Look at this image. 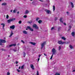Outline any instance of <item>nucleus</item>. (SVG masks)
Instances as JSON below:
<instances>
[{
    "instance_id": "f257e3e1",
    "label": "nucleus",
    "mask_w": 75,
    "mask_h": 75,
    "mask_svg": "<svg viewBox=\"0 0 75 75\" xmlns=\"http://www.w3.org/2000/svg\"><path fill=\"white\" fill-rule=\"evenodd\" d=\"M16 20V18H13L11 19H9L7 20V22L8 23H10V22L11 21H14V20Z\"/></svg>"
},
{
    "instance_id": "f03ea898",
    "label": "nucleus",
    "mask_w": 75,
    "mask_h": 75,
    "mask_svg": "<svg viewBox=\"0 0 75 75\" xmlns=\"http://www.w3.org/2000/svg\"><path fill=\"white\" fill-rule=\"evenodd\" d=\"M58 43L59 44H65L66 42H62V41H59L58 42Z\"/></svg>"
},
{
    "instance_id": "7ed1b4c3",
    "label": "nucleus",
    "mask_w": 75,
    "mask_h": 75,
    "mask_svg": "<svg viewBox=\"0 0 75 75\" xmlns=\"http://www.w3.org/2000/svg\"><path fill=\"white\" fill-rule=\"evenodd\" d=\"M56 50L55 49V48H53V49L52 50V52L53 53L52 54H53V55H54V54H55V52H56Z\"/></svg>"
},
{
    "instance_id": "20e7f679",
    "label": "nucleus",
    "mask_w": 75,
    "mask_h": 75,
    "mask_svg": "<svg viewBox=\"0 0 75 75\" xmlns=\"http://www.w3.org/2000/svg\"><path fill=\"white\" fill-rule=\"evenodd\" d=\"M33 27H34L35 29H38V27L36 24H34L33 25Z\"/></svg>"
},
{
    "instance_id": "39448f33",
    "label": "nucleus",
    "mask_w": 75,
    "mask_h": 75,
    "mask_svg": "<svg viewBox=\"0 0 75 75\" xmlns=\"http://www.w3.org/2000/svg\"><path fill=\"white\" fill-rule=\"evenodd\" d=\"M45 43H46V42H44L41 45V49H42L43 47H44V46L45 45Z\"/></svg>"
},
{
    "instance_id": "423d86ee",
    "label": "nucleus",
    "mask_w": 75,
    "mask_h": 75,
    "mask_svg": "<svg viewBox=\"0 0 75 75\" xmlns=\"http://www.w3.org/2000/svg\"><path fill=\"white\" fill-rule=\"evenodd\" d=\"M0 42H1V43H6V41L5 40L1 39H0Z\"/></svg>"
},
{
    "instance_id": "0eeeda50",
    "label": "nucleus",
    "mask_w": 75,
    "mask_h": 75,
    "mask_svg": "<svg viewBox=\"0 0 75 75\" xmlns=\"http://www.w3.org/2000/svg\"><path fill=\"white\" fill-rule=\"evenodd\" d=\"M27 28H28V29H29L30 31H34L33 29L30 26H27Z\"/></svg>"
},
{
    "instance_id": "6e6552de",
    "label": "nucleus",
    "mask_w": 75,
    "mask_h": 75,
    "mask_svg": "<svg viewBox=\"0 0 75 75\" xmlns=\"http://www.w3.org/2000/svg\"><path fill=\"white\" fill-rule=\"evenodd\" d=\"M10 28L11 29H12L13 30H14V29L15 28V25H13L10 26Z\"/></svg>"
},
{
    "instance_id": "1a4fd4ad",
    "label": "nucleus",
    "mask_w": 75,
    "mask_h": 75,
    "mask_svg": "<svg viewBox=\"0 0 75 75\" xmlns=\"http://www.w3.org/2000/svg\"><path fill=\"white\" fill-rule=\"evenodd\" d=\"M30 67L31 68H32V69H33V70H34V65H33L31 64L30 65Z\"/></svg>"
},
{
    "instance_id": "9d476101",
    "label": "nucleus",
    "mask_w": 75,
    "mask_h": 75,
    "mask_svg": "<svg viewBox=\"0 0 75 75\" xmlns=\"http://www.w3.org/2000/svg\"><path fill=\"white\" fill-rule=\"evenodd\" d=\"M30 44H32V45H35L36 44V43H35L32 42H30Z\"/></svg>"
},
{
    "instance_id": "9b49d317",
    "label": "nucleus",
    "mask_w": 75,
    "mask_h": 75,
    "mask_svg": "<svg viewBox=\"0 0 75 75\" xmlns=\"http://www.w3.org/2000/svg\"><path fill=\"white\" fill-rule=\"evenodd\" d=\"M45 11H46L47 12V13L48 14H49V13H51V11H49L48 10H45Z\"/></svg>"
},
{
    "instance_id": "f8f14e48",
    "label": "nucleus",
    "mask_w": 75,
    "mask_h": 75,
    "mask_svg": "<svg viewBox=\"0 0 75 75\" xmlns=\"http://www.w3.org/2000/svg\"><path fill=\"white\" fill-rule=\"evenodd\" d=\"M23 33L25 34H27V32L25 30H24L23 31Z\"/></svg>"
},
{
    "instance_id": "ddd939ff",
    "label": "nucleus",
    "mask_w": 75,
    "mask_h": 75,
    "mask_svg": "<svg viewBox=\"0 0 75 75\" xmlns=\"http://www.w3.org/2000/svg\"><path fill=\"white\" fill-rule=\"evenodd\" d=\"M71 4L72 6H71L72 8H74V4H73V3H72V2H71Z\"/></svg>"
},
{
    "instance_id": "4468645a",
    "label": "nucleus",
    "mask_w": 75,
    "mask_h": 75,
    "mask_svg": "<svg viewBox=\"0 0 75 75\" xmlns=\"http://www.w3.org/2000/svg\"><path fill=\"white\" fill-rule=\"evenodd\" d=\"M1 25H3V29H4V27L5 26V24H4V23H1Z\"/></svg>"
},
{
    "instance_id": "2eb2a0df",
    "label": "nucleus",
    "mask_w": 75,
    "mask_h": 75,
    "mask_svg": "<svg viewBox=\"0 0 75 75\" xmlns=\"http://www.w3.org/2000/svg\"><path fill=\"white\" fill-rule=\"evenodd\" d=\"M62 18H60V21L61 22V23H63V21H62Z\"/></svg>"
},
{
    "instance_id": "dca6fc26",
    "label": "nucleus",
    "mask_w": 75,
    "mask_h": 75,
    "mask_svg": "<svg viewBox=\"0 0 75 75\" xmlns=\"http://www.w3.org/2000/svg\"><path fill=\"white\" fill-rule=\"evenodd\" d=\"M24 65L23 64L22 66L21 67V69H24Z\"/></svg>"
},
{
    "instance_id": "f3484780",
    "label": "nucleus",
    "mask_w": 75,
    "mask_h": 75,
    "mask_svg": "<svg viewBox=\"0 0 75 75\" xmlns=\"http://www.w3.org/2000/svg\"><path fill=\"white\" fill-rule=\"evenodd\" d=\"M71 35H72V36H74L75 35V32H73L71 33Z\"/></svg>"
},
{
    "instance_id": "a211bd4d",
    "label": "nucleus",
    "mask_w": 75,
    "mask_h": 75,
    "mask_svg": "<svg viewBox=\"0 0 75 75\" xmlns=\"http://www.w3.org/2000/svg\"><path fill=\"white\" fill-rule=\"evenodd\" d=\"M13 32L12 31H11V34L9 36V37H11V36H12V35H13Z\"/></svg>"
},
{
    "instance_id": "6ab92c4d",
    "label": "nucleus",
    "mask_w": 75,
    "mask_h": 75,
    "mask_svg": "<svg viewBox=\"0 0 75 75\" xmlns=\"http://www.w3.org/2000/svg\"><path fill=\"white\" fill-rule=\"evenodd\" d=\"M28 23H29V24H31V23H32V21H28Z\"/></svg>"
},
{
    "instance_id": "aec40b11",
    "label": "nucleus",
    "mask_w": 75,
    "mask_h": 75,
    "mask_svg": "<svg viewBox=\"0 0 75 75\" xmlns=\"http://www.w3.org/2000/svg\"><path fill=\"white\" fill-rule=\"evenodd\" d=\"M61 38H62L63 40H66V38H65V37H62Z\"/></svg>"
},
{
    "instance_id": "412c9836",
    "label": "nucleus",
    "mask_w": 75,
    "mask_h": 75,
    "mask_svg": "<svg viewBox=\"0 0 75 75\" xmlns=\"http://www.w3.org/2000/svg\"><path fill=\"white\" fill-rule=\"evenodd\" d=\"M6 3H3L2 4V6H6Z\"/></svg>"
},
{
    "instance_id": "4be33fe9",
    "label": "nucleus",
    "mask_w": 75,
    "mask_h": 75,
    "mask_svg": "<svg viewBox=\"0 0 75 75\" xmlns=\"http://www.w3.org/2000/svg\"><path fill=\"white\" fill-rule=\"evenodd\" d=\"M23 56H24V57H25V55H26V54H25V52H23Z\"/></svg>"
},
{
    "instance_id": "5701e85b",
    "label": "nucleus",
    "mask_w": 75,
    "mask_h": 75,
    "mask_svg": "<svg viewBox=\"0 0 75 75\" xmlns=\"http://www.w3.org/2000/svg\"><path fill=\"white\" fill-rule=\"evenodd\" d=\"M55 6L54 5L53 6V10L54 11H55Z\"/></svg>"
},
{
    "instance_id": "b1692460",
    "label": "nucleus",
    "mask_w": 75,
    "mask_h": 75,
    "mask_svg": "<svg viewBox=\"0 0 75 75\" xmlns=\"http://www.w3.org/2000/svg\"><path fill=\"white\" fill-rule=\"evenodd\" d=\"M28 13H29V11L28 10H26L25 11V13L26 14H28Z\"/></svg>"
},
{
    "instance_id": "393cba45",
    "label": "nucleus",
    "mask_w": 75,
    "mask_h": 75,
    "mask_svg": "<svg viewBox=\"0 0 75 75\" xmlns=\"http://www.w3.org/2000/svg\"><path fill=\"white\" fill-rule=\"evenodd\" d=\"M38 23H39V24H41V23H42V21H41V20H40L38 21Z\"/></svg>"
},
{
    "instance_id": "a878e982",
    "label": "nucleus",
    "mask_w": 75,
    "mask_h": 75,
    "mask_svg": "<svg viewBox=\"0 0 75 75\" xmlns=\"http://www.w3.org/2000/svg\"><path fill=\"white\" fill-rule=\"evenodd\" d=\"M54 54H52V55L51 56V58H50V59H52V57H53V55Z\"/></svg>"
},
{
    "instance_id": "bb28decb",
    "label": "nucleus",
    "mask_w": 75,
    "mask_h": 75,
    "mask_svg": "<svg viewBox=\"0 0 75 75\" xmlns=\"http://www.w3.org/2000/svg\"><path fill=\"white\" fill-rule=\"evenodd\" d=\"M69 47L70 48H71V49H72V48H73V47H72V45H70L69 46Z\"/></svg>"
},
{
    "instance_id": "cd10ccee",
    "label": "nucleus",
    "mask_w": 75,
    "mask_h": 75,
    "mask_svg": "<svg viewBox=\"0 0 75 75\" xmlns=\"http://www.w3.org/2000/svg\"><path fill=\"white\" fill-rule=\"evenodd\" d=\"M55 75H60V74L58 73H56Z\"/></svg>"
},
{
    "instance_id": "c85d7f7f",
    "label": "nucleus",
    "mask_w": 75,
    "mask_h": 75,
    "mask_svg": "<svg viewBox=\"0 0 75 75\" xmlns=\"http://www.w3.org/2000/svg\"><path fill=\"white\" fill-rule=\"evenodd\" d=\"M61 27H59L58 28V31H59V30H60L61 29Z\"/></svg>"
},
{
    "instance_id": "c756f323",
    "label": "nucleus",
    "mask_w": 75,
    "mask_h": 75,
    "mask_svg": "<svg viewBox=\"0 0 75 75\" xmlns=\"http://www.w3.org/2000/svg\"><path fill=\"white\" fill-rule=\"evenodd\" d=\"M13 51H14V52H16L17 51V49H13Z\"/></svg>"
},
{
    "instance_id": "7c9ffc66",
    "label": "nucleus",
    "mask_w": 75,
    "mask_h": 75,
    "mask_svg": "<svg viewBox=\"0 0 75 75\" xmlns=\"http://www.w3.org/2000/svg\"><path fill=\"white\" fill-rule=\"evenodd\" d=\"M39 19H40V18H38V17L36 19V21H38V20H39Z\"/></svg>"
},
{
    "instance_id": "2f4dec72",
    "label": "nucleus",
    "mask_w": 75,
    "mask_h": 75,
    "mask_svg": "<svg viewBox=\"0 0 75 75\" xmlns=\"http://www.w3.org/2000/svg\"><path fill=\"white\" fill-rule=\"evenodd\" d=\"M8 17H9L8 15H7L6 16V18H8Z\"/></svg>"
},
{
    "instance_id": "473e14b6",
    "label": "nucleus",
    "mask_w": 75,
    "mask_h": 75,
    "mask_svg": "<svg viewBox=\"0 0 75 75\" xmlns=\"http://www.w3.org/2000/svg\"><path fill=\"white\" fill-rule=\"evenodd\" d=\"M61 47L60 46H59V50H61Z\"/></svg>"
},
{
    "instance_id": "72a5a7b5",
    "label": "nucleus",
    "mask_w": 75,
    "mask_h": 75,
    "mask_svg": "<svg viewBox=\"0 0 75 75\" xmlns=\"http://www.w3.org/2000/svg\"><path fill=\"white\" fill-rule=\"evenodd\" d=\"M23 17H24V18H27V16L26 15H24V16H23Z\"/></svg>"
},
{
    "instance_id": "f704fd0d",
    "label": "nucleus",
    "mask_w": 75,
    "mask_h": 75,
    "mask_svg": "<svg viewBox=\"0 0 75 75\" xmlns=\"http://www.w3.org/2000/svg\"><path fill=\"white\" fill-rule=\"evenodd\" d=\"M22 22H21V21H19V24H21Z\"/></svg>"
},
{
    "instance_id": "c9c22d12",
    "label": "nucleus",
    "mask_w": 75,
    "mask_h": 75,
    "mask_svg": "<svg viewBox=\"0 0 75 75\" xmlns=\"http://www.w3.org/2000/svg\"><path fill=\"white\" fill-rule=\"evenodd\" d=\"M13 46V45L11 44V45H9V47H12Z\"/></svg>"
},
{
    "instance_id": "e433bc0d",
    "label": "nucleus",
    "mask_w": 75,
    "mask_h": 75,
    "mask_svg": "<svg viewBox=\"0 0 75 75\" xmlns=\"http://www.w3.org/2000/svg\"><path fill=\"white\" fill-rule=\"evenodd\" d=\"M10 73H9V72H8L7 73V75H10Z\"/></svg>"
},
{
    "instance_id": "4c0bfd02",
    "label": "nucleus",
    "mask_w": 75,
    "mask_h": 75,
    "mask_svg": "<svg viewBox=\"0 0 75 75\" xmlns=\"http://www.w3.org/2000/svg\"><path fill=\"white\" fill-rule=\"evenodd\" d=\"M1 50H2V51H6V50L4 48L1 49Z\"/></svg>"
},
{
    "instance_id": "58836bf2",
    "label": "nucleus",
    "mask_w": 75,
    "mask_h": 75,
    "mask_svg": "<svg viewBox=\"0 0 75 75\" xmlns=\"http://www.w3.org/2000/svg\"><path fill=\"white\" fill-rule=\"evenodd\" d=\"M36 75H39V73H38V71H37Z\"/></svg>"
},
{
    "instance_id": "ea45409f",
    "label": "nucleus",
    "mask_w": 75,
    "mask_h": 75,
    "mask_svg": "<svg viewBox=\"0 0 75 75\" xmlns=\"http://www.w3.org/2000/svg\"><path fill=\"white\" fill-rule=\"evenodd\" d=\"M57 19H58V18L56 17L55 18V20H57Z\"/></svg>"
},
{
    "instance_id": "a19ab883",
    "label": "nucleus",
    "mask_w": 75,
    "mask_h": 75,
    "mask_svg": "<svg viewBox=\"0 0 75 75\" xmlns=\"http://www.w3.org/2000/svg\"><path fill=\"white\" fill-rule=\"evenodd\" d=\"M21 42H22L23 44H24L25 42H24L23 40H21Z\"/></svg>"
},
{
    "instance_id": "79ce46f5",
    "label": "nucleus",
    "mask_w": 75,
    "mask_h": 75,
    "mask_svg": "<svg viewBox=\"0 0 75 75\" xmlns=\"http://www.w3.org/2000/svg\"><path fill=\"white\" fill-rule=\"evenodd\" d=\"M17 71L18 72H20L21 71L18 70V69L17 70Z\"/></svg>"
},
{
    "instance_id": "37998d69",
    "label": "nucleus",
    "mask_w": 75,
    "mask_h": 75,
    "mask_svg": "<svg viewBox=\"0 0 75 75\" xmlns=\"http://www.w3.org/2000/svg\"><path fill=\"white\" fill-rule=\"evenodd\" d=\"M16 10H13V13H16Z\"/></svg>"
},
{
    "instance_id": "c03bdc74",
    "label": "nucleus",
    "mask_w": 75,
    "mask_h": 75,
    "mask_svg": "<svg viewBox=\"0 0 75 75\" xmlns=\"http://www.w3.org/2000/svg\"><path fill=\"white\" fill-rule=\"evenodd\" d=\"M13 46H15L16 45V44H13Z\"/></svg>"
},
{
    "instance_id": "a18cd8bd",
    "label": "nucleus",
    "mask_w": 75,
    "mask_h": 75,
    "mask_svg": "<svg viewBox=\"0 0 75 75\" xmlns=\"http://www.w3.org/2000/svg\"><path fill=\"white\" fill-rule=\"evenodd\" d=\"M2 43L0 42V45H2Z\"/></svg>"
},
{
    "instance_id": "49530a36",
    "label": "nucleus",
    "mask_w": 75,
    "mask_h": 75,
    "mask_svg": "<svg viewBox=\"0 0 75 75\" xmlns=\"http://www.w3.org/2000/svg\"><path fill=\"white\" fill-rule=\"evenodd\" d=\"M16 64H18V61H16Z\"/></svg>"
},
{
    "instance_id": "de8ad7c7",
    "label": "nucleus",
    "mask_w": 75,
    "mask_h": 75,
    "mask_svg": "<svg viewBox=\"0 0 75 75\" xmlns=\"http://www.w3.org/2000/svg\"><path fill=\"white\" fill-rule=\"evenodd\" d=\"M69 28H72V27H71V26H69Z\"/></svg>"
},
{
    "instance_id": "09e8293b",
    "label": "nucleus",
    "mask_w": 75,
    "mask_h": 75,
    "mask_svg": "<svg viewBox=\"0 0 75 75\" xmlns=\"http://www.w3.org/2000/svg\"><path fill=\"white\" fill-rule=\"evenodd\" d=\"M54 27L52 28L51 29V30H52L53 29H54Z\"/></svg>"
},
{
    "instance_id": "8fccbe9b",
    "label": "nucleus",
    "mask_w": 75,
    "mask_h": 75,
    "mask_svg": "<svg viewBox=\"0 0 75 75\" xmlns=\"http://www.w3.org/2000/svg\"><path fill=\"white\" fill-rule=\"evenodd\" d=\"M39 60H40V58H39L38 59V62L39 61Z\"/></svg>"
},
{
    "instance_id": "3c124183",
    "label": "nucleus",
    "mask_w": 75,
    "mask_h": 75,
    "mask_svg": "<svg viewBox=\"0 0 75 75\" xmlns=\"http://www.w3.org/2000/svg\"><path fill=\"white\" fill-rule=\"evenodd\" d=\"M64 25H66V23H64Z\"/></svg>"
},
{
    "instance_id": "603ef678",
    "label": "nucleus",
    "mask_w": 75,
    "mask_h": 75,
    "mask_svg": "<svg viewBox=\"0 0 75 75\" xmlns=\"http://www.w3.org/2000/svg\"><path fill=\"white\" fill-rule=\"evenodd\" d=\"M44 55L45 56H47V54H45L44 53Z\"/></svg>"
},
{
    "instance_id": "864d4df0",
    "label": "nucleus",
    "mask_w": 75,
    "mask_h": 75,
    "mask_svg": "<svg viewBox=\"0 0 75 75\" xmlns=\"http://www.w3.org/2000/svg\"><path fill=\"white\" fill-rule=\"evenodd\" d=\"M67 14H69V12H67Z\"/></svg>"
},
{
    "instance_id": "5fc2aeb1",
    "label": "nucleus",
    "mask_w": 75,
    "mask_h": 75,
    "mask_svg": "<svg viewBox=\"0 0 75 75\" xmlns=\"http://www.w3.org/2000/svg\"><path fill=\"white\" fill-rule=\"evenodd\" d=\"M40 57H41V55L40 54L39 55V58H40Z\"/></svg>"
},
{
    "instance_id": "6e6d98bb",
    "label": "nucleus",
    "mask_w": 75,
    "mask_h": 75,
    "mask_svg": "<svg viewBox=\"0 0 75 75\" xmlns=\"http://www.w3.org/2000/svg\"><path fill=\"white\" fill-rule=\"evenodd\" d=\"M19 13H20V12L19 11H18L17 12V14H19Z\"/></svg>"
},
{
    "instance_id": "4d7b16f0",
    "label": "nucleus",
    "mask_w": 75,
    "mask_h": 75,
    "mask_svg": "<svg viewBox=\"0 0 75 75\" xmlns=\"http://www.w3.org/2000/svg\"><path fill=\"white\" fill-rule=\"evenodd\" d=\"M72 72H75V69L74 70H73L72 71Z\"/></svg>"
},
{
    "instance_id": "13d9d810",
    "label": "nucleus",
    "mask_w": 75,
    "mask_h": 75,
    "mask_svg": "<svg viewBox=\"0 0 75 75\" xmlns=\"http://www.w3.org/2000/svg\"><path fill=\"white\" fill-rule=\"evenodd\" d=\"M20 68H21V66L19 67V69H20Z\"/></svg>"
},
{
    "instance_id": "bf43d9fd",
    "label": "nucleus",
    "mask_w": 75,
    "mask_h": 75,
    "mask_svg": "<svg viewBox=\"0 0 75 75\" xmlns=\"http://www.w3.org/2000/svg\"><path fill=\"white\" fill-rule=\"evenodd\" d=\"M13 11L12 10H11V12H12Z\"/></svg>"
},
{
    "instance_id": "052dcab7",
    "label": "nucleus",
    "mask_w": 75,
    "mask_h": 75,
    "mask_svg": "<svg viewBox=\"0 0 75 75\" xmlns=\"http://www.w3.org/2000/svg\"><path fill=\"white\" fill-rule=\"evenodd\" d=\"M26 30H28V28H26Z\"/></svg>"
},
{
    "instance_id": "680f3d73",
    "label": "nucleus",
    "mask_w": 75,
    "mask_h": 75,
    "mask_svg": "<svg viewBox=\"0 0 75 75\" xmlns=\"http://www.w3.org/2000/svg\"><path fill=\"white\" fill-rule=\"evenodd\" d=\"M8 57H10V55H8Z\"/></svg>"
},
{
    "instance_id": "e2e57ef3",
    "label": "nucleus",
    "mask_w": 75,
    "mask_h": 75,
    "mask_svg": "<svg viewBox=\"0 0 75 75\" xmlns=\"http://www.w3.org/2000/svg\"><path fill=\"white\" fill-rule=\"evenodd\" d=\"M30 1H33V0H30Z\"/></svg>"
},
{
    "instance_id": "0e129e2a",
    "label": "nucleus",
    "mask_w": 75,
    "mask_h": 75,
    "mask_svg": "<svg viewBox=\"0 0 75 75\" xmlns=\"http://www.w3.org/2000/svg\"><path fill=\"white\" fill-rule=\"evenodd\" d=\"M4 39H6V38H4Z\"/></svg>"
},
{
    "instance_id": "69168bd1",
    "label": "nucleus",
    "mask_w": 75,
    "mask_h": 75,
    "mask_svg": "<svg viewBox=\"0 0 75 75\" xmlns=\"http://www.w3.org/2000/svg\"><path fill=\"white\" fill-rule=\"evenodd\" d=\"M2 0H0V1H1Z\"/></svg>"
},
{
    "instance_id": "338daca9",
    "label": "nucleus",
    "mask_w": 75,
    "mask_h": 75,
    "mask_svg": "<svg viewBox=\"0 0 75 75\" xmlns=\"http://www.w3.org/2000/svg\"><path fill=\"white\" fill-rule=\"evenodd\" d=\"M16 66L17 67L18 66V65H17Z\"/></svg>"
},
{
    "instance_id": "774afa93",
    "label": "nucleus",
    "mask_w": 75,
    "mask_h": 75,
    "mask_svg": "<svg viewBox=\"0 0 75 75\" xmlns=\"http://www.w3.org/2000/svg\"><path fill=\"white\" fill-rule=\"evenodd\" d=\"M14 0V1H16V0Z\"/></svg>"
}]
</instances>
